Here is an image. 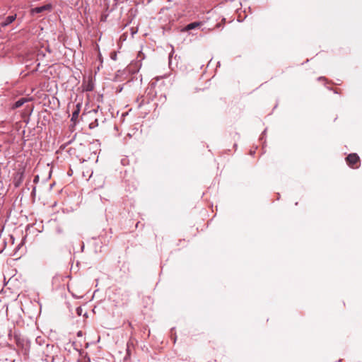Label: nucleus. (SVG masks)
Returning <instances> with one entry per match:
<instances>
[{
	"mask_svg": "<svg viewBox=\"0 0 362 362\" xmlns=\"http://www.w3.org/2000/svg\"><path fill=\"white\" fill-rule=\"evenodd\" d=\"M346 162L348 165L353 168H357L358 167V163H359V157L356 153H351L349 154L346 158Z\"/></svg>",
	"mask_w": 362,
	"mask_h": 362,
	"instance_id": "1",
	"label": "nucleus"
},
{
	"mask_svg": "<svg viewBox=\"0 0 362 362\" xmlns=\"http://www.w3.org/2000/svg\"><path fill=\"white\" fill-rule=\"evenodd\" d=\"M50 8H51V6L49 5V4H47V5H44L42 6H39V7H35L34 8H32L30 12L33 15V14H35V13H42V12H43L45 11H47V10H49Z\"/></svg>",
	"mask_w": 362,
	"mask_h": 362,
	"instance_id": "2",
	"label": "nucleus"
},
{
	"mask_svg": "<svg viewBox=\"0 0 362 362\" xmlns=\"http://www.w3.org/2000/svg\"><path fill=\"white\" fill-rule=\"evenodd\" d=\"M202 25V22H193L188 24L184 29L183 31H188L194 28H197Z\"/></svg>",
	"mask_w": 362,
	"mask_h": 362,
	"instance_id": "3",
	"label": "nucleus"
},
{
	"mask_svg": "<svg viewBox=\"0 0 362 362\" xmlns=\"http://www.w3.org/2000/svg\"><path fill=\"white\" fill-rule=\"evenodd\" d=\"M16 15L8 16L6 18L5 21L4 23H2V26H6V25L11 24L16 20Z\"/></svg>",
	"mask_w": 362,
	"mask_h": 362,
	"instance_id": "4",
	"label": "nucleus"
},
{
	"mask_svg": "<svg viewBox=\"0 0 362 362\" xmlns=\"http://www.w3.org/2000/svg\"><path fill=\"white\" fill-rule=\"evenodd\" d=\"M24 102H25L24 99L18 100L15 103V105H14L15 107H20L21 106H22L23 105Z\"/></svg>",
	"mask_w": 362,
	"mask_h": 362,
	"instance_id": "5",
	"label": "nucleus"
},
{
	"mask_svg": "<svg viewBox=\"0 0 362 362\" xmlns=\"http://www.w3.org/2000/svg\"><path fill=\"white\" fill-rule=\"evenodd\" d=\"M78 114H79V110H75L73 114H72V119H76L78 116Z\"/></svg>",
	"mask_w": 362,
	"mask_h": 362,
	"instance_id": "6",
	"label": "nucleus"
}]
</instances>
